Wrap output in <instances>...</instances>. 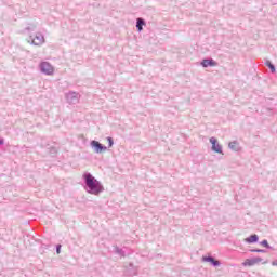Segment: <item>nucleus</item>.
Here are the masks:
<instances>
[{
  "mask_svg": "<svg viewBox=\"0 0 277 277\" xmlns=\"http://www.w3.org/2000/svg\"><path fill=\"white\" fill-rule=\"evenodd\" d=\"M144 26H146V19L138 17L136 19V29L137 31H143L144 30Z\"/></svg>",
  "mask_w": 277,
  "mask_h": 277,
  "instance_id": "nucleus-10",
  "label": "nucleus"
},
{
  "mask_svg": "<svg viewBox=\"0 0 277 277\" xmlns=\"http://www.w3.org/2000/svg\"><path fill=\"white\" fill-rule=\"evenodd\" d=\"M65 98L69 105H77L81 98V95L75 91H69L65 94Z\"/></svg>",
  "mask_w": 277,
  "mask_h": 277,
  "instance_id": "nucleus-2",
  "label": "nucleus"
},
{
  "mask_svg": "<svg viewBox=\"0 0 277 277\" xmlns=\"http://www.w3.org/2000/svg\"><path fill=\"white\" fill-rule=\"evenodd\" d=\"M260 246H263V248H266V250H272V246H269V242L267 239H264L260 242Z\"/></svg>",
  "mask_w": 277,
  "mask_h": 277,
  "instance_id": "nucleus-15",
  "label": "nucleus"
},
{
  "mask_svg": "<svg viewBox=\"0 0 277 277\" xmlns=\"http://www.w3.org/2000/svg\"><path fill=\"white\" fill-rule=\"evenodd\" d=\"M201 261H203V263H210L212 267H220L222 265V262L215 260V258H213L212 255H203L201 258Z\"/></svg>",
  "mask_w": 277,
  "mask_h": 277,
  "instance_id": "nucleus-6",
  "label": "nucleus"
},
{
  "mask_svg": "<svg viewBox=\"0 0 277 277\" xmlns=\"http://www.w3.org/2000/svg\"><path fill=\"white\" fill-rule=\"evenodd\" d=\"M52 153H54V154H55V153H57V149H55V148H52Z\"/></svg>",
  "mask_w": 277,
  "mask_h": 277,
  "instance_id": "nucleus-23",
  "label": "nucleus"
},
{
  "mask_svg": "<svg viewBox=\"0 0 277 277\" xmlns=\"http://www.w3.org/2000/svg\"><path fill=\"white\" fill-rule=\"evenodd\" d=\"M272 265H274L275 267H277V260L272 262Z\"/></svg>",
  "mask_w": 277,
  "mask_h": 277,
  "instance_id": "nucleus-21",
  "label": "nucleus"
},
{
  "mask_svg": "<svg viewBox=\"0 0 277 277\" xmlns=\"http://www.w3.org/2000/svg\"><path fill=\"white\" fill-rule=\"evenodd\" d=\"M210 144H212V150L213 153H217L219 155H224V151L222 149V145L217 143V138L215 137H210Z\"/></svg>",
  "mask_w": 277,
  "mask_h": 277,
  "instance_id": "nucleus-7",
  "label": "nucleus"
},
{
  "mask_svg": "<svg viewBox=\"0 0 277 277\" xmlns=\"http://www.w3.org/2000/svg\"><path fill=\"white\" fill-rule=\"evenodd\" d=\"M82 180L84 183V189L88 194H92L93 196H98L105 188L103 184L92 175L90 172H84L82 175Z\"/></svg>",
  "mask_w": 277,
  "mask_h": 277,
  "instance_id": "nucleus-1",
  "label": "nucleus"
},
{
  "mask_svg": "<svg viewBox=\"0 0 277 277\" xmlns=\"http://www.w3.org/2000/svg\"><path fill=\"white\" fill-rule=\"evenodd\" d=\"M90 146L97 155H101V153H106L107 150V146L103 145L101 142L96 140L91 141Z\"/></svg>",
  "mask_w": 277,
  "mask_h": 277,
  "instance_id": "nucleus-4",
  "label": "nucleus"
},
{
  "mask_svg": "<svg viewBox=\"0 0 277 277\" xmlns=\"http://www.w3.org/2000/svg\"><path fill=\"white\" fill-rule=\"evenodd\" d=\"M265 66H267V68H269L271 72H273V74L276 72V65H274L272 63V61H269V60L265 61Z\"/></svg>",
  "mask_w": 277,
  "mask_h": 277,
  "instance_id": "nucleus-12",
  "label": "nucleus"
},
{
  "mask_svg": "<svg viewBox=\"0 0 277 277\" xmlns=\"http://www.w3.org/2000/svg\"><path fill=\"white\" fill-rule=\"evenodd\" d=\"M250 252H258V253L265 254V252H267V250H265V249H250Z\"/></svg>",
  "mask_w": 277,
  "mask_h": 277,
  "instance_id": "nucleus-18",
  "label": "nucleus"
},
{
  "mask_svg": "<svg viewBox=\"0 0 277 277\" xmlns=\"http://www.w3.org/2000/svg\"><path fill=\"white\" fill-rule=\"evenodd\" d=\"M39 68L43 75H53L54 72L53 65L49 62H41Z\"/></svg>",
  "mask_w": 277,
  "mask_h": 277,
  "instance_id": "nucleus-5",
  "label": "nucleus"
},
{
  "mask_svg": "<svg viewBox=\"0 0 277 277\" xmlns=\"http://www.w3.org/2000/svg\"><path fill=\"white\" fill-rule=\"evenodd\" d=\"M129 266L133 269V272L130 273V276H137V268L133 267V263H130Z\"/></svg>",
  "mask_w": 277,
  "mask_h": 277,
  "instance_id": "nucleus-16",
  "label": "nucleus"
},
{
  "mask_svg": "<svg viewBox=\"0 0 277 277\" xmlns=\"http://www.w3.org/2000/svg\"><path fill=\"white\" fill-rule=\"evenodd\" d=\"M107 142H108V148H111L114 146V137L108 136L106 137Z\"/></svg>",
  "mask_w": 277,
  "mask_h": 277,
  "instance_id": "nucleus-17",
  "label": "nucleus"
},
{
  "mask_svg": "<svg viewBox=\"0 0 277 277\" xmlns=\"http://www.w3.org/2000/svg\"><path fill=\"white\" fill-rule=\"evenodd\" d=\"M246 243H258L259 242V235L252 234L245 239Z\"/></svg>",
  "mask_w": 277,
  "mask_h": 277,
  "instance_id": "nucleus-11",
  "label": "nucleus"
},
{
  "mask_svg": "<svg viewBox=\"0 0 277 277\" xmlns=\"http://www.w3.org/2000/svg\"><path fill=\"white\" fill-rule=\"evenodd\" d=\"M26 31H34V28L27 27V28H26Z\"/></svg>",
  "mask_w": 277,
  "mask_h": 277,
  "instance_id": "nucleus-22",
  "label": "nucleus"
},
{
  "mask_svg": "<svg viewBox=\"0 0 277 277\" xmlns=\"http://www.w3.org/2000/svg\"><path fill=\"white\" fill-rule=\"evenodd\" d=\"M114 252H115V254H119V256H127V253L124 252V250H122L118 246H115Z\"/></svg>",
  "mask_w": 277,
  "mask_h": 277,
  "instance_id": "nucleus-14",
  "label": "nucleus"
},
{
  "mask_svg": "<svg viewBox=\"0 0 277 277\" xmlns=\"http://www.w3.org/2000/svg\"><path fill=\"white\" fill-rule=\"evenodd\" d=\"M261 261H263L262 258H251V259L245 260L242 265H243V267H252V266L256 265V263H261Z\"/></svg>",
  "mask_w": 277,
  "mask_h": 277,
  "instance_id": "nucleus-8",
  "label": "nucleus"
},
{
  "mask_svg": "<svg viewBox=\"0 0 277 277\" xmlns=\"http://www.w3.org/2000/svg\"><path fill=\"white\" fill-rule=\"evenodd\" d=\"M28 42L35 47H40L41 44H44V35H42V32H37L35 37H29Z\"/></svg>",
  "mask_w": 277,
  "mask_h": 277,
  "instance_id": "nucleus-3",
  "label": "nucleus"
},
{
  "mask_svg": "<svg viewBox=\"0 0 277 277\" xmlns=\"http://www.w3.org/2000/svg\"><path fill=\"white\" fill-rule=\"evenodd\" d=\"M62 252V245H56V254H61Z\"/></svg>",
  "mask_w": 277,
  "mask_h": 277,
  "instance_id": "nucleus-19",
  "label": "nucleus"
},
{
  "mask_svg": "<svg viewBox=\"0 0 277 277\" xmlns=\"http://www.w3.org/2000/svg\"><path fill=\"white\" fill-rule=\"evenodd\" d=\"M200 64H201L202 68H209V67L217 66V63L213 58H203Z\"/></svg>",
  "mask_w": 277,
  "mask_h": 277,
  "instance_id": "nucleus-9",
  "label": "nucleus"
},
{
  "mask_svg": "<svg viewBox=\"0 0 277 277\" xmlns=\"http://www.w3.org/2000/svg\"><path fill=\"white\" fill-rule=\"evenodd\" d=\"M5 144V140L0 137V146H3Z\"/></svg>",
  "mask_w": 277,
  "mask_h": 277,
  "instance_id": "nucleus-20",
  "label": "nucleus"
},
{
  "mask_svg": "<svg viewBox=\"0 0 277 277\" xmlns=\"http://www.w3.org/2000/svg\"><path fill=\"white\" fill-rule=\"evenodd\" d=\"M239 143L237 141H233V142H229L228 144V147L230 148V150H239Z\"/></svg>",
  "mask_w": 277,
  "mask_h": 277,
  "instance_id": "nucleus-13",
  "label": "nucleus"
}]
</instances>
